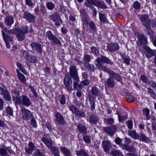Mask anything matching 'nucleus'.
Returning <instances> with one entry per match:
<instances>
[{"instance_id": "f257e3e1", "label": "nucleus", "mask_w": 156, "mask_h": 156, "mask_svg": "<svg viewBox=\"0 0 156 156\" xmlns=\"http://www.w3.org/2000/svg\"><path fill=\"white\" fill-rule=\"evenodd\" d=\"M97 62L96 65L98 67L99 70H101L103 71V69L105 68H108L101 64V63H105L109 64L110 65H113L114 63L113 62L111 61L108 58L104 56L101 55V58L99 57L95 59Z\"/></svg>"}, {"instance_id": "f03ea898", "label": "nucleus", "mask_w": 156, "mask_h": 156, "mask_svg": "<svg viewBox=\"0 0 156 156\" xmlns=\"http://www.w3.org/2000/svg\"><path fill=\"white\" fill-rule=\"evenodd\" d=\"M15 99L16 100L15 103L19 105H22L27 107L30 106L32 104L30 99L25 95H22Z\"/></svg>"}, {"instance_id": "7ed1b4c3", "label": "nucleus", "mask_w": 156, "mask_h": 156, "mask_svg": "<svg viewBox=\"0 0 156 156\" xmlns=\"http://www.w3.org/2000/svg\"><path fill=\"white\" fill-rule=\"evenodd\" d=\"M64 83L68 91L71 92L73 90V82L71 77L68 73H67L64 80Z\"/></svg>"}, {"instance_id": "20e7f679", "label": "nucleus", "mask_w": 156, "mask_h": 156, "mask_svg": "<svg viewBox=\"0 0 156 156\" xmlns=\"http://www.w3.org/2000/svg\"><path fill=\"white\" fill-rule=\"evenodd\" d=\"M46 35L48 39L53 44H61V43L58 38L54 35L50 30L46 32Z\"/></svg>"}, {"instance_id": "39448f33", "label": "nucleus", "mask_w": 156, "mask_h": 156, "mask_svg": "<svg viewBox=\"0 0 156 156\" xmlns=\"http://www.w3.org/2000/svg\"><path fill=\"white\" fill-rule=\"evenodd\" d=\"M105 68L103 69V71L107 73L110 76V77H111L113 79H114L118 81H120L121 80V76L119 74L114 72L109 68Z\"/></svg>"}, {"instance_id": "423d86ee", "label": "nucleus", "mask_w": 156, "mask_h": 156, "mask_svg": "<svg viewBox=\"0 0 156 156\" xmlns=\"http://www.w3.org/2000/svg\"><path fill=\"white\" fill-rule=\"evenodd\" d=\"M85 2L87 3L90 4L92 5H95L98 8L102 9L107 8L106 5L100 1L96 0H86Z\"/></svg>"}, {"instance_id": "0eeeda50", "label": "nucleus", "mask_w": 156, "mask_h": 156, "mask_svg": "<svg viewBox=\"0 0 156 156\" xmlns=\"http://www.w3.org/2000/svg\"><path fill=\"white\" fill-rule=\"evenodd\" d=\"M49 19L52 21L55 22V25L57 26H60V23H62V20L61 19L58 13L56 12L49 16Z\"/></svg>"}, {"instance_id": "6e6552de", "label": "nucleus", "mask_w": 156, "mask_h": 156, "mask_svg": "<svg viewBox=\"0 0 156 156\" xmlns=\"http://www.w3.org/2000/svg\"><path fill=\"white\" fill-rule=\"evenodd\" d=\"M23 18L27 20L29 23H34L36 22V17L28 11L24 12Z\"/></svg>"}, {"instance_id": "1a4fd4ad", "label": "nucleus", "mask_w": 156, "mask_h": 156, "mask_svg": "<svg viewBox=\"0 0 156 156\" xmlns=\"http://www.w3.org/2000/svg\"><path fill=\"white\" fill-rule=\"evenodd\" d=\"M21 112L22 118L25 120H29L33 116L32 113L28 109H22Z\"/></svg>"}, {"instance_id": "9d476101", "label": "nucleus", "mask_w": 156, "mask_h": 156, "mask_svg": "<svg viewBox=\"0 0 156 156\" xmlns=\"http://www.w3.org/2000/svg\"><path fill=\"white\" fill-rule=\"evenodd\" d=\"M103 129L105 132L111 136H113L116 130V128L115 126L104 127Z\"/></svg>"}, {"instance_id": "9b49d317", "label": "nucleus", "mask_w": 156, "mask_h": 156, "mask_svg": "<svg viewBox=\"0 0 156 156\" xmlns=\"http://www.w3.org/2000/svg\"><path fill=\"white\" fill-rule=\"evenodd\" d=\"M30 46L32 49L35 51L40 54H41L42 52V49L41 44L39 43L32 42L30 44Z\"/></svg>"}, {"instance_id": "f8f14e48", "label": "nucleus", "mask_w": 156, "mask_h": 156, "mask_svg": "<svg viewBox=\"0 0 156 156\" xmlns=\"http://www.w3.org/2000/svg\"><path fill=\"white\" fill-rule=\"evenodd\" d=\"M119 48V46L118 44L114 43H111L107 46V50L110 52H113L118 50Z\"/></svg>"}, {"instance_id": "ddd939ff", "label": "nucleus", "mask_w": 156, "mask_h": 156, "mask_svg": "<svg viewBox=\"0 0 156 156\" xmlns=\"http://www.w3.org/2000/svg\"><path fill=\"white\" fill-rule=\"evenodd\" d=\"M70 74L71 78L73 79L78 80V76L77 71L76 68L74 66H71L69 68Z\"/></svg>"}, {"instance_id": "4468645a", "label": "nucleus", "mask_w": 156, "mask_h": 156, "mask_svg": "<svg viewBox=\"0 0 156 156\" xmlns=\"http://www.w3.org/2000/svg\"><path fill=\"white\" fill-rule=\"evenodd\" d=\"M144 48L145 50V55L147 58H150L154 55L155 53L154 51L147 46H144Z\"/></svg>"}, {"instance_id": "2eb2a0df", "label": "nucleus", "mask_w": 156, "mask_h": 156, "mask_svg": "<svg viewBox=\"0 0 156 156\" xmlns=\"http://www.w3.org/2000/svg\"><path fill=\"white\" fill-rule=\"evenodd\" d=\"M138 42L137 44L139 46H141L142 44H146L147 42V37L144 35L142 34L138 37Z\"/></svg>"}, {"instance_id": "dca6fc26", "label": "nucleus", "mask_w": 156, "mask_h": 156, "mask_svg": "<svg viewBox=\"0 0 156 156\" xmlns=\"http://www.w3.org/2000/svg\"><path fill=\"white\" fill-rule=\"evenodd\" d=\"M41 140L49 149L51 148L53 146L52 145L53 143V141L51 138H48L46 137H43L41 139Z\"/></svg>"}, {"instance_id": "f3484780", "label": "nucleus", "mask_w": 156, "mask_h": 156, "mask_svg": "<svg viewBox=\"0 0 156 156\" xmlns=\"http://www.w3.org/2000/svg\"><path fill=\"white\" fill-rule=\"evenodd\" d=\"M111 144L109 140H104L102 142V146L104 151L108 153L109 149L111 147Z\"/></svg>"}, {"instance_id": "a211bd4d", "label": "nucleus", "mask_w": 156, "mask_h": 156, "mask_svg": "<svg viewBox=\"0 0 156 156\" xmlns=\"http://www.w3.org/2000/svg\"><path fill=\"white\" fill-rule=\"evenodd\" d=\"M55 116L57 122L59 124L63 125L65 124V119L59 112H57L55 113Z\"/></svg>"}, {"instance_id": "6ab92c4d", "label": "nucleus", "mask_w": 156, "mask_h": 156, "mask_svg": "<svg viewBox=\"0 0 156 156\" xmlns=\"http://www.w3.org/2000/svg\"><path fill=\"white\" fill-rule=\"evenodd\" d=\"M36 149V146L31 142H29L28 147L25 148V150L26 153L29 154H31L32 152Z\"/></svg>"}, {"instance_id": "aec40b11", "label": "nucleus", "mask_w": 156, "mask_h": 156, "mask_svg": "<svg viewBox=\"0 0 156 156\" xmlns=\"http://www.w3.org/2000/svg\"><path fill=\"white\" fill-rule=\"evenodd\" d=\"M99 118L97 115L95 114H92L89 116L88 121L90 124H95L98 122Z\"/></svg>"}, {"instance_id": "412c9836", "label": "nucleus", "mask_w": 156, "mask_h": 156, "mask_svg": "<svg viewBox=\"0 0 156 156\" xmlns=\"http://www.w3.org/2000/svg\"><path fill=\"white\" fill-rule=\"evenodd\" d=\"M149 19V16L147 15L144 14L141 16L140 20L144 26L148 25L149 23L150 22Z\"/></svg>"}, {"instance_id": "4be33fe9", "label": "nucleus", "mask_w": 156, "mask_h": 156, "mask_svg": "<svg viewBox=\"0 0 156 156\" xmlns=\"http://www.w3.org/2000/svg\"><path fill=\"white\" fill-rule=\"evenodd\" d=\"M5 23L8 26H11L14 22L13 17L10 15L5 17Z\"/></svg>"}, {"instance_id": "5701e85b", "label": "nucleus", "mask_w": 156, "mask_h": 156, "mask_svg": "<svg viewBox=\"0 0 156 156\" xmlns=\"http://www.w3.org/2000/svg\"><path fill=\"white\" fill-rule=\"evenodd\" d=\"M2 36L3 40L5 41H10L12 42L13 41V37L5 33L4 31H1Z\"/></svg>"}, {"instance_id": "b1692460", "label": "nucleus", "mask_w": 156, "mask_h": 156, "mask_svg": "<svg viewBox=\"0 0 156 156\" xmlns=\"http://www.w3.org/2000/svg\"><path fill=\"white\" fill-rule=\"evenodd\" d=\"M25 34L23 31L20 29H19L16 34V37L17 39L20 41L24 40L25 38Z\"/></svg>"}, {"instance_id": "393cba45", "label": "nucleus", "mask_w": 156, "mask_h": 156, "mask_svg": "<svg viewBox=\"0 0 156 156\" xmlns=\"http://www.w3.org/2000/svg\"><path fill=\"white\" fill-rule=\"evenodd\" d=\"M145 27L144 31L146 35H148L151 37L153 36L154 34L153 31L151 29V26L148 25L144 26Z\"/></svg>"}, {"instance_id": "a878e982", "label": "nucleus", "mask_w": 156, "mask_h": 156, "mask_svg": "<svg viewBox=\"0 0 156 156\" xmlns=\"http://www.w3.org/2000/svg\"><path fill=\"white\" fill-rule=\"evenodd\" d=\"M60 149L65 156H72L70 150L65 147H61Z\"/></svg>"}, {"instance_id": "bb28decb", "label": "nucleus", "mask_w": 156, "mask_h": 156, "mask_svg": "<svg viewBox=\"0 0 156 156\" xmlns=\"http://www.w3.org/2000/svg\"><path fill=\"white\" fill-rule=\"evenodd\" d=\"M105 85L108 87H115V81L111 77H109L107 80Z\"/></svg>"}, {"instance_id": "cd10ccee", "label": "nucleus", "mask_w": 156, "mask_h": 156, "mask_svg": "<svg viewBox=\"0 0 156 156\" xmlns=\"http://www.w3.org/2000/svg\"><path fill=\"white\" fill-rule=\"evenodd\" d=\"M26 60L28 62L34 63L37 62V59L36 56L29 55Z\"/></svg>"}, {"instance_id": "c85d7f7f", "label": "nucleus", "mask_w": 156, "mask_h": 156, "mask_svg": "<svg viewBox=\"0 0 156 156\" xmlns=\"http://www.w3.org/2000/svg\"><path fill=\"white\" fill-rule=\"evenodd\" d=\"M122 149H125L127 151L131 152H134L136 151V149L133 147H131V146L128 144L121 145Z\"/></svg>"}, {"instance_id": "c756f323", "label": "nucleus", "mask_w": 156, "mask_h": 156, "mask_svg": "<svg viewBox=\"0 0 156 156\" xmlns=\"http://www.w3.org/2000/svg\"><path fill=\"white\" fill-rule=\"evenodd\" d=\"M78 131L80 133L86 134L87 133V128L86 127L81 124H79L77 126Z\"/></svg>"}, {"instance_id": "7c9ffc66", "label": "nucleus", "mask_w": 156, "mask_h": 156, "mask_svg": "<svg viewBox=\"0 0 156 156\" xmlns=\"http://www.w3.org/2000/svg\"><path fill=\"white\" fill-rule=\"evenodd\" d=\"M4 98L7 101H9L11 99V96L7 89H5L3 94Z\"/></svg>"}, {"instance_id": "2f4dec72", "label": "nucleus", "mask_w": 156, "mask_h": 156, "mask_svg": "<svg viewBox=\"0 0 156 156\" xmlns=\"http://www.w3.org/2000/svg\"><path fill=\"white\" fill-rule=\"evenodd\" d=\"M50 149L54 156H60L59 151L58 148L55 146H53L50 148Z\"/></svg>"}, {"instance_id": "473e14b6", "label": "nucleus", "mask_w": 156, "mask_h": 156, "mask_svg": "<svg viewBox=\"0 0 156 156\" xmlns=\"http://www.w3.org/2000/svg\"><path fill=\"white\" fill-rule=\"evenodd\" d=\"M16 72L18 74V76L20 80L23 83H25L26 82V78L24 76L20 73L19 71L16 70Z\"/></svg>"}, {"instance_id": "72a5a7b5", "label": "nucleus", "mask_w": 156, "mask_h": 156, "mask_svg": "<svg viewBox=\"0 0 156 156\" xmlns=\"http://www.w3.org/2000/svg\"><path fill=\"white\" fill-rule=\"evenodd\" d=\"M84 5L87 7H89L92 9L93 12V15L94 16H96L97 12L96 9L94 6L91 5V4L87 3L85 2Z\"/></svg>"}, {"instance_id": "f704fd0d", "label": "nucleus", "mask_w": 156, "mask_h": 156, "mask_svg": "<svg viewBox=\"0 0 156 156\" xmlns=\"http://www.w3.org/2000/svg\"><path fill=\"white\" fill-rule=\"evenodd\" d=\"M12 93L13 94H14L15 97L13 96H12V99L13 101H14L16 102V100L15 99V98L17 97H20L19 95L20 94V92L19 90H17L16 89H13L12 90H11Z\"/></svg>"}, {"instance_id": "c9c22d12", "label": "nucleus", "mask_w": 156, "mask_h": 156, "mask_svg": "<svg viewBox=\"0 0 156 156\" xmlns=\"http://www.w3.org/2000/svg\"><path fill=\"white\" fill-rule=\"evenodd\" d=\"M129 135L135 139H137L139 137V136L134 130L130 131L129 132Z\"/></svg>"}, {"instance_id": "e433bc0d", "label": "nucleus", "mask_w": 156, "mask_h": 156, "mask_svg": "<svg viewBox=\"0 0 156 156\" xmlns=\"http://www.w3.org/2000/svg\"><path fill=\"white\" fill-rule=\"evenodd\" d=\"M89 101L91 106V110L93 111L95 108V102L94 98L92 97H90Z\"/></svg>"}, {"instance_id": "4c0bfd02", "label": "nucleus", "mask_w": 156, "mask_h": 156, "mask_svg": "<svg viewBox=\"0 0 156 156\" xmlns=\"http://www.w3.org/2000/svg\"><path fill=\"white\" fill-rule=\"evenodd\" d=\"M139 136L140 140L144 142L147 143L149 141V138L143 133H140Z\"/></svg>"}, {"instance_id": "58836bf2", "label": "nucleus", "mask_w": 156, "mask_h": 156, "mask_svg": "<svg viewBox=\"0 0 156 156\" xmlns=\"http://www.w3.org/2000/svg\"><path fill=\"white\" fill-rule=\"evenodd\" d=\"M90 52L93 53L94 55L98 56L99 54V49L97 47L93 46L90 48Z\"/></svg>"}, {"instance_id": "ea45409f", "label": "nucleus", "mask_w": 156, "mask_h": 156, "mask_svg": "<svg viewBox=\"0 0 156 156\" xmlns=\"http://www.w3.org/2000/svg\"><path fill=\"white\" fill-rule=\"evenodd\" d=\"M91 92L93 95L98 96L100 94V90L96 87H93L92 88Z\"/></svg>"}, {"instance_id": "a19ab883", "label": "nucleus", "mask_w": 156, "mask_h": 156, "mask_svg": "<svg viewBox=\"0 0 156 156\" xmlns=\"http://www.w3.org/2000/svg\"><path fill=\"white\" fill-rule=\"evenodd\" d=\"M143 112L144 115L146 116V119H149L150 118V116L149 115V110L147 108H144L143 109Z\"/></svg>"}, {"instance_id": "79ce46f5", "label": "nucleus", "mask_w": 156, "mask_h": 156, "mask_svg": "<svg viewBox=\"0 0 156 156\" xmlns=\"http://www.w3.org/2000/svg\"><path fill=\"white\" fill-rule=\"evenodd\" d=\"M126 98V100L129 102H133L134 100V96L130 93L127 94Z\"/></svg>"}, {"instance_id": "37998d69", "label": "nucleus", "mask_w": 156, "mask_h": 156, "mask_svg": "<svg viewBox=\"0 0 156 156\" xmlns=\"http://www.w3.org/2000/svg\"><path fill=\"white\" fill-rule=\"evenodd\" d=\"M73 86L74 89H77L78 88H81L82 87V86L81 85V83L80 84H78V83L79 82L80 80L79 78H78V80L74 79Z\"/></svg>"}, {"instance_id": "c03bdc74", "label": "nucleus", "mask_w": 156, "mask_h": 156, "mask_svg": "<svg viewBox=\"0 0 156 156\" xmlns=\"http://www.w3.org/2000/svg\"><path fill=\"white\" fill-rule=\"evenodd\" d=\"M116 114L118 115L119 121V122L124 121L127 118V116H122L121 115V113H119L118 112H117Z\"/></svg>"}, {"instance_id": "a18cd8bd", "label": "nucleus", "mask_w": 156, "mask_h": 156, "mask_svg": "<svg viewBox=\"0 0 156 156\" xmlns=\"http://www.w3.org/2000/svg\"><path fill=\"white\" fill-rule=\"evenodd\" d=\"M75 115L78 117L82 118L84 117L85 116V114L83 112L79 110L78 109L75 114Z\"/></svg>"}, {"instance_id": "49530a36", "label": "nucleus", "mask_w": 156, "mask_h": 156, "mask_svg": "<svg viewBox=\"0 0 156 156\" xmlns=\"http://www.w3.org/2000/svg\"><path fill=\"white\" fill-rule=\"evenodd\" d=\"M91 56L88 54L85 53L84 55L83 61L85 62L89 63L91 60Z\"/></svg>"}, {"instance_id": "de8ad7c7", "label": "nucleus", "mask_w": 156, "mask_h": 156, "mask_svg": "<svg viewBox=\"0 0 156 156\" xmlns=\"http://www.w3.org/2000/svg\"><path fill=\"white\" fill-rule=\"evenodd\" d=\"M29 53L28 51L24 50H21L20 51V55L21 57H24L26 59L27 58V57L29 55Z\"/></svg>"}, {"instance_id": "09e8293b", "label": "nucleus", "mask_w": 156, "mask_h": 156, "mask_svg": "<svg viewBox=\"0 0 156 156\" xmlns=\"http://www.w3.org/2000/svg\"><path fill=\"white\" fill-rule=\"evenodd\" d=\"M99 19L101 22H106V19L105 15L103 13L99 12Z\"/></svg>"}, {"instance_id": "8fccbe9b", "label": "nucleus", "mask_w": 156, "mask_h": 156, "mask_svg": "<svg viewBox=\"0 0 156 156\" xmlns=\"http://www.w3.org/2000/svg\"><path fill=\"white\" fill-rule=\"evenodd\" d=\"M46 6L47 8L51 10H52L55 7V5L51 2H47Z\"/></svg>"}, {"instance_id": "3c124183", "label": "nucleus", "mask_w": 156, "mask_h": 156, "mask_svg": "<svg viewBox=\"0 0 156 156\" xmlns=\"http://www.w3.org/2000/svg\"><path fill=\"white\" fill-rule=\"evenodd\" d=\"M81 20L83 22V25L84 26V24H87L89 20V18L88 16L81 17Z\"/></svg>"}, {"instance_id": "603ef678", "label": "nucleus", "mask_w": 156, "mask_h": 156, "mask_svg": "<svg viewBox=\"0 0 156 156\" xmlns=\"http://www.w3.org/2000/svg\"><path fill=\"white\" fill-rule=\"evenodd\" d=\"M86 64L87 69L88 70L93 71L95 70V66L94 65L89 63H87Z\"/></svg>"}, {"instance_id": "864d4df0", "label": "nucleus", "mask_w": 156, "mask_h": 156, "mask_svg": "<svg viewBox=\"0 0 156 156\" xmlns=\"http://www.w3.org/2000/svg\"><path fill=\"white\" fill-rule=\"evenodd\" d=\"M113 156H123L122 152L118 150H115L112 152Z\"/></svg>"}, {"instance_id": "5fc2aeb1", "label": "nucleus", "mask_w": 156, "mask_h": 156, "mask_svg": "<svg viewBox=\"0 0 156 156\" xmlns=\"http://www.w3.org/2000/svg\"><path fill=\"white\" fill-rule=\"evenodd\" d=\"M76 155L77 156H83L86 152L83 149L80 151L76 150L75 151Z\"/></svg>"}, {"instance_id": "6e6d98bb", "label": "nucleus", "mask_w": 156, "mask_h": 156, "mask_svg": "<svg viewBox=\"0 0 156 156\" xmlns=\"http://www.w3.org/2000/svg\"><path fill=\"white\" fill-rule=\"evenodd\" d=\"M89 25L90 27L92 29L93 31H96L97 30L96 27V25L94 22L92 21L90 22L89 23Z\"/></svg>"}, {"instance_id": "4d7b16f0", "label": "nucleus", "mask_w": 156, "mask_h": 156, "mask_svg": "<svg viewBox=\"0 0 156 156\" xmlns=\"http://www.w3.org/2000/svg\"><path fill=\"white\" fill-rule=\"evenodd\" d=\"M148 93H149L151 97L153 98H156V95L155 94L154 90L151 88H147Z\"/></svg>"}, {"instance_id": "13d9d810", "label": "nucleus", "mask_w": 156, "mask_h": 156, "mask_svg": "<svg viewBox=\"0 0 156 156\" xmlns=\"http://www.w3.org/2000/svg\"><path fill=\"white\" fill-rule=\"evenodd\" d=\"M69 109L74 114L77 112V111L78 110V109L75 105H71L70 106L69 108Z\"/></svg>"}, {"instance_id": "bf43d9fd", "label": "nucleus", "mask_w": 156, "mask_h": 156, "mask_svg": "<svg viewBox=\"0 0 156 156\" xmlns=\"http://www.w3.org/2000/svg\"><path fill=\"white\" fill-rule=\"evenodd\" d=\"M133 7L136 9L138 10L140 7V4L138 1H136L133 3Z\"/></svg>"}, {"instance_id": "052dcab7", "label": "nucleus", "mask_w": 156, "mask_h": 156, "mask_svg": "<svg viewBox=\"0 0 156 156\" xmlns=\"http://www.w3.org/2000/svg\"><path fill=\"white\" fill-rule=\"evenodd\" d=\"M6 112L8 115L11 116L13 115V110L12 108L9 106L7 107Z\"/></svg>"}, {"instance_id": "680f3d73", "label": "nucleus", "mask_w": 156, "mask_h": 156, "mask_svg": "<svg viewBox=\"0 0 156 156\" xmlns=\"http://www.w3.org/2000/svg\"><path fill=\"white\" fill-rule=\"evenodd\" d=\"M83 139L86 143L90 144L91 142V139L88 136L85 135L83 136Z\"/></svg>"}, {"instance_id": "e2e57ef3", "label": "nucleus", "mask_w": 156, "mask_h": 156, "mask_svg": "<svg viewBox=\"0 0 156 156\" xmlns=\"http://www.w3.org/2000/svg\"><path fill=\"white\" fill-rule=\"evenodd\" d=\"M34 156H44L43 153L41 152L39 149H37L34 154Z\"/></svg>"}, {"instance_id": "0e129e2a", "label": "nucleus", "mask_w": 156, "mask_h": 156, "mask_svg": "<svg viewBox=\"0 0 156 156\" xmlns=\"http://www.w3.org/2000/svg\"><path fill=\"white\" fill-rule=\"evenodd\" d=\"M29 87L30 89V90L33 92L34 96L35 97H37L38 96L37 93L35 89L31 85H30L29 86Z\"/></svg>"}, {"instance_id": "69168bd1", "label": "nucleus", "mask_w": 156, "mask_h": 156, "mask_svg": "<svg viewBox=\"0 0 156 156\" xmlns=\"http://www.w3.org/2000/svg\"><path fill=\"white\" fill-rule=\"evenodd\" d=\"M81 85L82 86V87L83 86H87L90 83V82L89 81L86 79L85 80L82 81L81 82Z\"/></svg>"}, {"instance_id": "338daca9", "label": "nucleus", "mask_w": 156, "mask_h": 156, "mask_svg": "<svg viewBox=\"0 0 156 156\" xmlns=\"http://www.w3.org/2000/svg\"><path fill=\"white\" fill-rule=\"evenodd\" d=\"M149 84L156 91V83L154 81H149Z\"/></svg>"}, {"instance_id": "774afa93", "label": "nucleus", "mask_w": 156, "mask_h": 156, "mask_svg": "<svg viewBox=\"0 0 156 156\" xmlns=\"http://www.w3.org/2000/svg\"><path fill=\"white\" fill-rule=\"evenodd\" d=\"M0 154L3 156H6L7 155V151L4 149H0Z\"/></svg>"}]
</instances>
